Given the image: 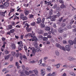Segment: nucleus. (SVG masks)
I'll list each match as a JSON object with an SVG mask.
<instances>
[{
    "label": "nucleus",
    "mask_w": 76,
    "mask_h": 76,
    "mask_svg": "<svg viewBox=\"0 0 76 76\" xmlns=\"http://www.w3.org/2000/svg\"><path fill=\"white\" fill-rule=\"evenodd\" d=\"M56 15H53L50 18V20L51 21H55L56 20Z\"/></svg>",
    "instance_id": "obj_6"
},
{
    "label": "nucleus",
    "mask_w": 76,
    "mask_h": 76,
    "mask_svg": "<svg viewBox=\"0 0 76 76\" xmlns=\"http://www.w3.org/2000/svg\"><path fill=\"white\" fill-rule=\"evenodd\" d=\"M37 20L38 23H40L41 22V20L40 18H38Z\"/></svg>",
    "instance_id": "obj_19"
},
{
    "label": "nucleus",
    "mask_w": 76,
    "mask_h": 76,
    "mask_svg": "<svg viewBox=\"0 0 76 76\" xmlns=\"http://www.w3.org/2000/svg\"><path fill=\"white\" fill-rule=\"evenodd\" d=\"M13 67V65H10L8 66L7 67L8 69H10V68H11V67Z\"/></svg>",
    "instance_id": "obj_48"
},
{
    "label": "nucleus",
    "mask_w": 76,
    "mask_h": 76,
    "mask_svg": "<svg viewBox=\"0 0 76 76\" xmlns=\"http://www.w3.org/2000/svg\"><path fill=\"white\" fill-rule=\"evenodd\" d=\"M69 68H73V67H74V65L72 64L71 65H69Z\"/></svg>",
    "instance_id": "obj_49"
},
{
    "label": "nucleus",
    "mask_w": 76,
    "mask_h": 76,
    "mask_svg": "<svg viewBox=\"0 0 76 76\" xmlns=\"http://www.w3.org/2000/svg\"><path fill=\"white\" fill-rule=\"evenodd\" d=\"M56 7H57V4H55L54 6L53 7V9H56Z\"/></svg>",
    "instance_id": "obj_60"
},
{
    "label": "nucleus",
    "mask_w": 76,
    "mask_h": 76,
    "mask_svg": "<svg viewBox=\"0 0 76 76\" xmlns=\"http://www.w3.org/2000/svg\"><path fill=\"white\" fill-rule=\"evenodd\" d=\"M65 49L66 50L69 51H70V47L69 45H66L65 46Z\"/></svg>",
    "instance_id": "obj_5"
},
{
    "label": "nucleus",
    "mask_w": 76,
    "mask_h": 76,
    "mask_svg": "<svg viewBox=\"0 0 76 76\" xmlns=\"http://www.w3.org/2000/svg\"><path fill=\"white\" fill-rule=\"evenodd\" d=\"M24 17V15L23 14H21L20 15V18L21 19H23Z\"/></svg>",
    "instance_id": "obj_25"
},
{
    "label": "nucleus",
    "mask_w": 76,
    "mask_h": 76,
    "mask_svg": "<svg viewBox=\"0 0 76 76\" xmlns=\"http://www.w3.org/2000/svg\"><path fill=\"white\" fill-rule=\"evenodd\" d=\"M70 75H71V76H75V73L73 72H70Z\"/></svg>",
    "instance_id": "obj_23"
},
{
    "label": "nucleus",
    "mask_w": 76,
    "mask_h": 76,
    "mask_svg": "<svg viewBox=\"0 0 76 76\" xmlns=\"http://www.w3.org/2000/svg\"><path fill=\"white\" fill-rule=\"evenodd\" d=\"M63 42L64 44H66V43H67V42H66V40H63Z\"/></svg>",
    "instance_id": "obj_63"
},
{
    "label": "nucleus",
    "mask_w": 76,
    "mask_h": 76,
    "mask_svg": "<svg viewBox=\"0 0 76 76\" xmlns=\"http://www.w3.org/2000/svg\"><path fill=\"white\" fill-rule=\"evenodd\" d=\"M11 34V32H10H10H7V35H10Z\"/></svg>",
    "instance_id": "obj_59"
},
{
    "label": "nucleus",
    "mask_w": 76,
    "mask_h": 76,
    "mask_svg": "<svg viewBox=\"0 0 76 76\" xmlns=\"http://www.w3.org/2000/svg\"><path fill=\"white\" fill-rule=\"evenodd\" d=\"M0 9H4V5H0Z\"/></svg>",
    "instance_id": "obj_28"
},
{
    "label": "nucleus",
    "mask_w": 76,
    "mask_h": 76,
    "mask_svg": "<svg viewBox=\"0 0 76 76\" xmlns=\"http://www.w3.org/2000/svg\"><path fill=\"white\" fill-rule=\"evenodd\" d=\"M48 6L50 5V4H51V1H49V2H48Z\"/></svg>",
    "instance_id": "obj_54"
},
{
    "label": "nucleus",
    "mask_w": 76,
    "mask_h": 76,
    "mask_svg": "<svg viewBox=\"0 0 76 76\" xmlns=\"http://www.w3.org/2000/svg\"><path fill=\"white\" fill-rule=\"evenodd\" d=\"M4 53L5 54H9V51L7 50H6L4 51Z\"/></svg>",
    "instance_id": "obj_27"
},
{
    "label": "nucleus",
    "mask_w": 76,
    "mask_h": 76,
    "mask_svg": "<svg viewBox=\"0 0 76 76\" xmlns=\"http://www.w3.org/2000/svg\"><path fill=\"white\" fill-rule=\"evenodd\" d=\"M15 66H17V69H20V66H19V63L18 62H16Z\"/></svg>",
    "instance_id": "obj_15"
},
{
    "label": "nucleus",
    "mask_w": 76,
    "mask_h": 76,
    "mask_svg": "<svg viewBox=\"0 0 76 76\" xmlns=\"http://www.w3.org/2000/svg\"><path fill=\"white\" fill-rule=\"evenodd\" d=\"M63 67H65L66 68H68V67H69V65L66 64L63 65Z\"/></svg>",
    "instance_id": "obj_36"
},
{
    "label": "nucleus",
    "mask_w": 76,
    "mask_h": 76,
    "mask_svg": "<svg viewBox=\"0 0 76 76\" xmlns=\"http://www.w3.org/2000/svg\"><path fill=\"white\" fill-rule=\"evenodd\" d=\"M56 67L57 68H59V67H60V65H59L58 64L56 65Z\"/></svg>",
    "instance_id": "obj_58"
},
{
    "label": "nucleus",
    "mask_w": 76,
    "mask_h": 76,
    "mask_svg": "<svg viewBox=\"0 0 76 76\" xmlns=\"http://www.w3.org/2000/svg\"><path fill=\"white\" fill-rule=\"evenodd\" d=\"M30 76H35V75L34 74H33L32 75H30Z\"/></svg>",
    "instance_id": "obj_64"
},
{
    "label": "nucleus",
    "mask_w": 76,
    "mask_h": 76,
    "mask_svg": "<svg viewBox=\"0 0 76 76\" xmlns=\"http://www.w3.org/2000/svg\"><path fill=\"white\" fill-rule=\"evenodd\" d=\"M33 72H34L36 75H37L38 74V70H33L32 71H29L28 72L29 75L31 74V73H32Z\"/></svg>",
    "instance_id": "obj_3"
},
{
    "label": "nucleus",
    "mask_w": 76,
    "mask_h": 76,
    "mask_svg": "<svg viewBox=\"0 0 76 76\" xmlns=\"http://www.w3.org/2000/svg\"><path fill=\"white\" fill-rule=\"evenodd\" d=\"M27 19H28V17L26 16L24 17V18L23 19V20H27Z\"/></svg>",
    "instance_id": "obj_39"
},
{
    "label": "nucleus",
    "mask_w": 76,
    "mask_h": 76,
    "mask_svg": "<svg viewBox=\"0 0 76 76\" xmlns=\"http://www.w3.org/2000/svg\"><path fill=\"white\" fill-rule=\"evenodd\" d=\"M52 76H55L56 75V73L54 72L52 73Z\"/></svg>",
    "instance_id": "obj_57"
},
{
    "label": "nucleus",
    "mask_w": 76,
    "mask_h": 76,
    "mask_svg": "<svg viewBox=\"0 0 76 76\" xmlns=\"http://www.w3.org/2000/svg\"><path fill=\"white\" fill-rule=\"evenodd\" d=\"M19 73H20L21 75L23 74V73L21 72V70H19L18 71Z\"/></svg>",
    "instance_id": "obj_52"
},
{
    "label": "nucleus",
    "mask_w": 76,
    "mask_h": 76,
    "mask_svg": "<svg viewBox=\"0 0 76 76\" xmlns=\"http://www.w3.org/2000/svg\"><path fill=\"white\" fill-rule=\"evenodd\" d=\"M25 26H27V27H26V30L27 31V32H30V31H31V28H29V25H28V24L27 23H26L25 24Z\"/></svg>",
    "instance_id": "obj_4"
},
{
    "label": "nucleus",
    "mask_w": 76,
    "mask_h": 76,
    "mask_svg": "<svg viewBox=\"0 0 76 76\" xmlns=\"http://www.w3.org/2000/svg\"><path fill=\"white\" fill-rule=\"evenodd\" d=\"M45 29L46 31H50V28L48 26Z\"/></svg>",
    "instance_id": "obj_40"
},
{
    "label": "nucleus",
    "mask_w": 76,
    "mask_h": 76,
    "mask_svg": "<svg viewBox=\"0 0 76 76\" xmlns=\"http://www.w3.org/2000/svg\"><path fill=\"white\" fill-rule=\"evenodd\" d=\"M66 27L68 29H71V28H72V27H71V25L69 24Z\"/></svg>",
    "instance_id": "obj_33"
},
{
    "label": "nucleus",
    "mask_w": 76,
    "mask_h": 76,
    "mask_svg": "<svg viewBox=\"0 0 76 76\" xmlns=\"http://www.w3.org/2000/svg\"><path fill=\"white\" fill-rule=\"evenodd\" d=\"M55 54L56 56H59V53L58 50H56L55 51Z\"/></svg>",
    "instance_id": "obj_30"
},
{
    "label": "nucleus",
    "mask_w": 76,
    "mask_h": 76,
    "mask_svg": "<svg viewBox=\"0 0 76 76\" xmlns=\"http://www.w3.org/2000/svg\"><path fill=\"white\" fill-rule=\"evenodd\" d=\"M11 47L12 49H15L16 48V45L13 43L11 44Z\"/></svg>",
    "instance_id": "obj_12"
},
{
    "label": "nucleus",
    "mask_w": 76,
    "mask_h": 76,
    "mask_svg": "<svg viewBox=\"0 0 76 76\" xmlns=\"http://www.w3.org/2000/svg\"><path fill=\"white\" fill-rule=\"evenodd\" d=\"M34 15L32 14H30L29 15V18H34Z\"/></svg>",
    "instance_id": "obj_26"
},
{
    "label": "nucleus",
    "mask_w": 76,
    "mask_h": 76,
    "mask_svg": "<svg viewBox=\"0 0 76 76\" xmlns=\"http://www.w3.org/2000/svg\"><path fill=\"white\" fill-rule=\"evenodd\" d=\"M40 50V48H39L36 47V50H35L36 52H39Z\"/></svg>",
    "instance_id": "obj_18"
},
{
    "label": "nucleus",
    "mask_w": 76,
    "mask_h": 76,
    "mask_svg": "<svg viewBox=\"0 0 76 76\" xmlns=\"http://www.w3.org/2000/svg\"><path fill=\"white\" fill-rule=\"evenodd\" d=\"M47 70L48 71H49V72H51V67L50 66H48L47 68Z\"/></svg>",
    "instance_id": "obj_31"
},
{
    "label": "nucleus",
    "mask_w": 76,
    "mask_h": 76,
    "mask_svg": "<svg viewBox=\"0 0 76 76\" xmlns=\"http://www.w3.org/2000/svg\"><path fill=\"white\" fill-rule=\"evenodd\" d=\"M48 40V38H47V37H44L43 38V41H47V40Z\"/></svg>",
    "instance_id": "obj_42"
},
{
    "label": "nucleus",
    "mask_w": 76,
    "mask_h": 76,
    "mask_svg": "<svg viewBox=\"0 0 76 76\" xmlns=\"http://www.w3.org/2000/svg\"><path fill=\"white\" fill-rule=\"evenodd\" d=\"M19 46H20V47L21 48H23V43H22V42H21Z\"/></svg>",
    "instance_id": "obj_35"
},
{
    "label": "nucleus",
    "mask_w": 76,
    "mask_h": 76,
    "mask_svg": "<svg viewBox=\"0 0 76 76\" xmlns=\"http://www.w3.org/2000/svg\"><path fill=\"white\" fill-rule=\"evenodd\" d=\"M45 20V18H43L42 20V22L43 24L44 23V21Z\"/></svg>",
    "instance_id": "obj_51"
},
{
    "label": "nucleus",
    "mask_w": 76,
    "mask_h": 76,
    "mask_svg": "<svg viewBox=\"0 0 76 76\" xmlns=\"http://www.w3.org/2000/svg\"><path fill=\"white\" fill-rule=\"evenodd\" d=\"M6 14H7V11H0V15L1 16H3V17H4V16H5V15H6Z\"/></svg>",
    "instance_id": "obj_2"
},
{
    "label": "nucleus",
    "mask_w": 76,
    "mask_h": 76,
    "mask_svg": "<svg viewBox=\"0 0 76 76\" xmlns=\"http://www.w3.org/2000/svg\"><path fill=\"white\" fill-rule=\"evenodd\" d=\"M15 10L14 9H12L10 11L11 12H10L9 13V14L8 15V16H10V14L12 13V12H14V11Z\"/></svg>",
    "instance_id": "obj_20"
},
{
    "label": "nucleus",
    "mask_w": 76,
    "mask_h": 76,
    "mask_svg": "<svg viewBox=\"0 0 76 76\" xmlns=\"http://www.w3.org/2000/svg\"><path fill=\"white\" fill-rule=\"evenodd\" d=\"M68 42L71 45H73V42L72 40H69L68 41Z\"/></svg>",
    "instance_id": "obj_22"
},
{
    "label": "nucleus",
    "mask_w": 76,
    "mask_h": 76,
    "mask_svg": "<svg viewBox=\"0 0 76 76\" xmlns=\"http://www.w3.org/2000/svg\"><path fill=\"white\" fill-rule=\"evenodd\" d=\"M21 48H22L20 47V46H18V48L19 50L20 51L22 50V49Z\"/></svg>",
    "instance_id": "obj_55"
},
{
    "label": "nucleus",
    "mask_w": 76,
    "mask_h": 76,
    "mask_svg": "<svg viewBox=\"0 0 76 76\" xmlns=\"http://www.w3.org/2000/svg\"><path fill=\"white\" fill-rule=\"evenodd\" d=\"M8 28H7V30H9V29H12V25H9L8 26Z\"/></svg>",
    "instance_id": "obj_21"
},
{
    "label": "nucleus",
    "mask_w": 76,
    "mask_h": 76,
    "mask_svg": "<svg viewBox=\"0 0 76 76\" xmlns=\"http://www.w3.org/2000/svg\"><path fill=\"white\" fill-rule=\"evenodd\" d=\"M15 31V30L14 29H12L10 30V31L12 34H13V33H14Z\"/></svg>",
    "instance_id": "obj_45"
},
{
    "label": "nucleus",
    "mask_w": 76,
    "mask_h": 76,
    "mask_svg": "<svg viewBox=\"0 0 76 76\" xmlns=\"http://www.w3.org/2000/svg\"><path fill=\"white\" fill-rule=\"evenodd\" d=\"M36 53V52L35 51V48H34L32 50V54L33 55V56H35V53Z\"/></svg>",
    "instance_id": "obj_14"
},
{
    "label": "nucleus",
    "mask_w": 76,
    "mask_h": 76,
    "mask_svg": "<svg viewBox=\"0 0 76 76\" xmlns=\"http://www.w3.org/2000/svg\"><path fill=\"white\" fill-rule=\"evenodd\" d=\"M67 59L69 61H73V60H75V59L71 57H68Z\"/></svg>",
    "instance_id": "obj_10"
},
{
    "label": "nucleus",
    "mask_w": 76,
    "mask_h": 76,
    "mask_svg": "<svg viewBox=\"0 0 76 76\" xmlns=\"http://www.w3.org/2000/svg\"><path fill=\"white\" fill-rule=\"evenodd\" d=\"M43 32V31L42 30H39V31L38 32V33L39 34H42Z\"/></svg>",
    "instance_id": "obj_41"
},
{
    "label": "nucleus",
    "mask_w": 76,
    "mask_h": 76,
    "mask_svg": "<svg viewBox=\"0 0 76 76\" xmlns=\"http://www.w3.org/2000/svg\"><path fill=\"white\" fill-rule=\"evenodd\" d=\"M58 32H59V33H62V32H64V29L61 28H59L58 29Z\"/></svg>",
    "instance_id": "obj_9"
},
{
    "label": "nucleus",
    "mask_w": 76,
    "mask_h": 76,
    "mask_svg": "<svg viewBox=\"0 0 76 76\" xmlns=\"http://www.w3.org/2000/svg\"><path fill=\"white\" fill-rule=\"evenodd\" d=\"M24 48L25 49V51H26H26H27V50H28V49H27V48H26V46H25L24 47Z\"/></svg>",
    "instance_id": "obj_53"
},
{
    "label": "nucleus",
    "mask_w": 76,
    "mask_h": 76,
    "mask_svg": "<svg viewBox=\"0 0 76 76\" xmlns=\"http://www.w3.org/2000/svg\"><path fill=\"white\" fill-rule=\"evenodd\" d=\"M49 15H53V10H51L49 12Z\"/></svg>",
    "instance_id": "obj_43"
},
{
    "label": "nucleus",
    "mask_w": 76,
    "mask_h": 76,
    "mask_svg": "<svg viewBox=\"0 0 76 76\" xmlns=\"http://www.w3.org/2000/svg\"><path fill=\"white\" fill-rule=\"evenodd\" d=\"M24 13L25 14L26 16H27V15H28V14H29V12L26 9L24 11Z\"/></svg>",
    "instance_id": "obj_8"
},
{
    "label": "nucleus",
    "mask_w": 76,
    "mask_h": 76,
    "mask_svg": "<svg viewBox=\"0 0 76 76\" xmlns=\"http://www.w3.org/2000/svg\"><path fill=\"white\" fill-rule=\"evenodd\" d=\"M25 74H26V75H27V76L28 75H29V72L28 71L25 70Z\"/></svg>",
    "instance_id": "obj_44"
},
{
    "label": "nucleus",
    "mask_w": 76,
    "mask_h": 76,
    "mask_svg": "<svg viewBox=\"0 0 76 76\" xmlns=\"http://www.w3.org/2000/svg\"><path fill=\"white\" fill-rule=\"evenodd\" d=\"M61 46V45H60V44H59L58 43H57V44H56V47H58V48H60Z\"/></svg>",
    "instance_id": "obj_38"
},
{
    "label": "nucleus",
    "mask_w": 76,
    "mask_h": 76,
    "mask_svg": "<svg viewBox=\"0 0 76 76\" xmlns=\"http://www.w3.org/2000/svg\"><path fill=\"white\" fill-rule=\"evenodd\" d=\"M61 15V14L60 13H59V12H58V13H57L56 14V16H58V17L60 16V15Z\"/></svg>",
    "instance_id": "obj_50"
},
{
    "label": "nucleus",
    "mask_w": 76,
    "mask_h": 76,
    "mask_svg": "<svg viewBox=\"0 0 76 76\" xmlns=\"http://www.w3.org/2000/svg\"><path fill=\"white\" fill-rule=\"evenodd\" d=\"M31 26H35V22H33L31 23Z\"/></svg>",
    "instance_id": "obj_47"
},
{
    "label": "nucleus",
    "mask_w": 76,
    "mask_h": 76,
    "mask_svg": "<svg viewBox=\"0 0 76 76\" xmlns=\"http://www.w3.org/2000/svg\"><path fill=\"white\" fill-rule=\"evenodd\" d=\"M12 55L13 56H16V53L14 52H11Z\"/></svg>",
    "instance_id": "obj_24"
},
{
    "label": "nucleus",
    "mask_w": 76,
    "mask_h": 76,
    "mask_svg": "<svg viewBox=\"0 0 76 76\" xmlns=\"http://www.w3.org/2000/svg\"><path fill=\"white\" fill-rule=\"evenodd\" d=\"M3 4L4 8H6V7H9V3L7 2H5Z\"/></svg>",
    "instance_id": "obj_7"
},
{
    "label": "nucleus",
    "mask_w": 76,
    "mask_h": 76,
    "mask_svg": "<svg viewBox=\"0 0 76 76\" xmlns=\"http://www.w3.org/2000/svg\"><path fill=\"white\" fill-rule=\"evenodd\" d=\"M35 33L33 31H32V33H29L28 34H27L26 36L27 37H31V39H28V40L29 41H37L38 39H37V38L35 36Z\"/></svg>",
    "instance_id": "obj_1"
},
{
    "label": "nucleus",
    "mask_w": 76,
    "mask_h": 76,
    "mask_svg": "<svg viewBox=\"0 0 76 76\" xmlns=\"http://www.w3.org/2000/svg\"><path fill=\"white\" fill-rule=\"evenodd\" d=\"M51 16L49 15V16L47 18V19H51Z\"/></svg>",
    "instance_id": "obj_62"
},
{
    "label": "nucleus",
    "mask_w": 76,
    "mask_h": 76,
    "mask_svg": "<svg viewBox=\"0 0 76 76\" xmlns=\"http://www.w3.org/2000/svg\"><path fill=\"white\" fill-rule=\"evenodd\" d=\"M11 56V55L9 54L7 56H5L4 57V58L5 60H8V59H9V57H10Z\"/></svg>",
    "instance_id": "obj_13"
},
{
    "label": "nucleus",
    "mask_w": 76,
    "mask_h": 76,
    "mask_svg": "<svg viewBox=\"0 0 76 76\" xmlns=\"http://www.w3.org/2000/svg\"><path fill=\"white\" fill-rule=\"evenodd\" d=\"M48 58V57H44L43 59L44 61L45 62H47L46 61V60H47Z\"/></svg>",
    "instance_id": "obj_29"
},
{
    "label": "nucleus",
    "mask_w": 76,
    "mask_h": 76,
    "mask_svg": "<svg viewBox=\"0 0 76 76\" xmlns=\"http://www.w3.org/2000/svg\"><path fill=\"white\" fill-rule=\"evenodd\" d=\"M60 49L61 50H64V51H66V49H65V48H64V47L63 46H61V45L59 47Z\"/></svg>",
    "instance_id": "obj_17"
},
{
    "label": "nucleus",
    "mask_w": 76,
    "mask_h": 76,
    "mask_svg": "<svg viewBox=\"0 0 76 76\" xmlns=\"http://www.w3.org/2000/svg\"><path fill=\"white\" fill-rule=\"evenodd\" d=\"M29 63H31V64H33L34 63H36V61H35L33 60L31 61H30L29 62Z\"/></svg>",
    "instance_id": "obj_37"
},
{
    "label": "nucleus",
    "mask_w": 76,
    "mask_h": 76,
    "mask_svg": "<svg viewBox=\"0 0 76 76\" xmlns=\"http://www.w3.org/2000/svg\"><path fill=\"white\" fill-rule=\"evenodd\" d=\"M62 20H63V17H62L61 18H59V22H61Z\"/></svg>",
    "instance_id": "obj_56"
},
{
    "label": "nucleus",
    "mask_w": 76,
    "mask_h": 76,
    "mask_svg": "<svg viewBox=\"0 0 76 76\" xmlns=\"http://www.w3.org/2000/svg\"><path fill=\"white\" fill-rule=\"evenodd\" d=\"M59 1L60 3H61V4H64V1L63 0H59Z\"/></svg>",
    "instance_id": "obj_34"
},
{
    "label": "nucleus",
    "mask_w": 76,
    "mask_h": 76,
    "mask_svg": "<svg viewBox=\"0 0 76 76\" xmlns=\"http://www.w3.org/2000/svg\"><path fill=\"white\" fill-rule=\"evenodd\" d=\"M38 43H37V41L36 42H34V45L35 46V47H37V45H38Z\"/></svg>",
    "instance_id": "obj_32"
},
{
    "label": "nucleus",
    "mask_w": 76,
    "mask_h": 76,
    "mask_svg": "<svg viewBox=\"0 0 76 76\" xmlns=\"http://www.w3.org/2000/svg\"><path fill=\"white\" fill-rule=\"evenodd\" d=\"M60 8L61 9H64V8H66V6L64 5V4L61 5V6L60 7Z\"/></svg>",
    "instance_id": "obj_16"
},
{
    "label": "nucleus",
    "mask_w": 76,
    "mask_h": 76,
    "mask_svg": "<svg viewBox=\"0 0 76 76\" xmlns=\"http://www.w3.org/2000/svg\"><path fill=\"white\" fill-rule=\"evenodd\" d=\"M40 71L41 72V75H42V76H44V75H45V72L43 71V70H42V69H41Z\"/></svg>",
    "instance_id": "obj_11"
},
{
    "label": "nucleus",
    "mask_w": 76,
    "mask_h": 76,
    "mask_svg": "<svg viewBox=\"0 0 76 76\" xmlns=\"http://www.w3.org/2000/svg\"><path fill=\"white\" fill-rule=\"evenodd\" d=\"M22 57L23 58L26 59V60H27V58H26V56L25 55H23V56Z\"/></svg>",
    "instance_id": "obj_46"
},
{
    "label": "nucleus",
    "mask_w": 76,
    "mask_h": 76,
    "mask_svg": "<svg viewBox=\"0 0 76 76\" xmlns=\"http://www.w3.org/2000/svg\"><path fill=\"white\" fill-rule=\"evenodd\" d=\"M42 63V61H41V60H40L39 61L38 63V64H41Z\"/></svg>",
    "instance_id": "obj_61"
}]
</instances>
